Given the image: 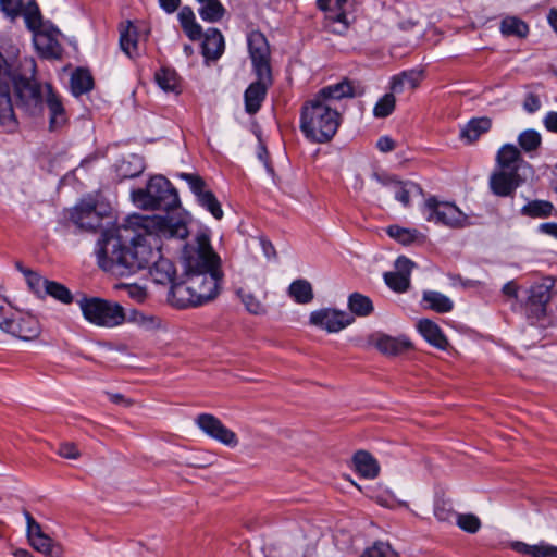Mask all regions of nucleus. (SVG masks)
Masks as SVG:
<instances>
[{"mask_svg": "<svg viewBox=\"0 0 557 557\" xmlns=\"http://www.w3.org/2000/svg\"><path fill=\"white\" fill-rule=\"evenodd\" d=\"M135 219L140 220L143 232L122 225L101 233L96 247L98 265L116 276H129L149 269L154 283L171 286L177 283L173 262L161 256L159 234L184 239L188 235L186 224L161 215Z\"/></svg>", "mask_w": 557, "mask_h": 557, "instance_id": "obj_1", "label": "nucleus"}, {"mask_svg": "<svg viewBox=\"0 0 557 557\" xmlns=\"http://www.w3.org/2000/svg\"><path fill=\"white\" fill-rule=\"evenodd\" d=\"M222 278L221 259L210 237L199 234L196 246L185 250L183 278L170 287L169 300L177 308L202 306L216 298Z\"/></svg>", "mask_w": 557, "mask_h": 557, "instance_id": "obj_2", "label": "nucleus"}, {"mask_svg": "<svg viewBox=\"0 0 557 557\" xmlns=\"http://www.w3.org/2000/svg\"><path fill=\"white\" fill-rule=\"evenodd\" d=\"M47 86L52 85L39 81L35 72H0V125L13 128L17 124L11 91L18 109L37 116L44 112Z\"/></svg>", "mask_w": 557, "mask_h": 557, "instance_id": "obj_3", "label": "nucleus"}, {"mask_svg": "<svg viewBox=\"0 0 557 557\" xmlns=\"http://www.w3.org/2000/svg\"><path fill=\"white\" fill-rule=\"evenodd\" d=\"M348 96V78L322 88L318 95L301 108L300 129L311 141L326 143L339 126V114L332 102Z\"/></svg>", "mask_w": 557, "mask_h": 557, "instance_id": "obj_4", "label": "nucleus"}, {"mask_svg": "<svg viewBox=\"0 0 557 557\" xmlns=\"http://www.w3.org/2000/svg\"><path fill=\"white\" fill-rule=\"evenodd\" d=\"M132 200L138 208L145 210H162L168 212L180 206L176 189L162 175L151 177L146 188L133 190Z\"/></svg>", "mask_w": 557, "mask_h": 557, "instance_id": "obj_5", "label": "nucleus"}, {"mask_svg": "<svg viewBox=\"0 0 557 557\" xmlns=\"http://www.w3.org/2000/svg\"><path fill=\"white\" fill-rule=\"evenodd\" d=\"M78 305L84 318L97 326L115 327L126 322V312L119 302L83 297Z\"/></svg>", "mask_w": 557, "mask_h": 557, "instance_id": "obj_6", "label": "nucleus"}, {"mask_svg": "<svg viewBox=\"0 0 557 557\" xmlns=\"http://www.w3.org/2000/svg\"><path fill=\"white\" fill-rule=\"evenodd\" d=\"M555 280L553 277H543L534 282L527 289V297L521 299L519 308L532 322L540 321L547 315V308L552 300Z\"/></svg>", "mask_w": 557, "mask_h": 557, "instance_id": "obj_7", "label": "nucleus"}, {"mask_svg": "<svg viewBox=\"0 0 557 557\" xmlns=\"http://www.w3.org/2000/svg\"><path fill=\"white\" fill-rule=\"evenodd\" d=\"M422 213L426 221L450 228L468 225V216L453 202L441 201L436 197L425 200Z\"/></svg>", "mask_w": 557, "mask_h": 557, "instance_id": "obj_8", "label": "nucleus"}, {"mask_svg": "<svg viewBox=\"0 0 557 557\" xmlns=\"http://www.w3.org/2000/svg\"><path fill=\"white\" fill-rule=\"evenodd\" d=\"M0 329L23 341H33L40 334V325L35 317L13 311L0 320Z\"/></svg>", "mask_w": 557, "mask_h": 557, "instance_id": "obj_9", "label": "nucleus"}, {"mask_svg": "<svg viewBox=\"0 0 557 557\" xmlns=\"http://www.w3.org/2000/svg\"><path fill=\"white\" fill-rule=\"evenodd\" d=\"M180 177L188 183L201 207L206 208L216 220L222 219L223 210L221 205L211 190L205 189L206 182L201 176L190 173H181Z\"/></svg>", "mask_w": 557, "mask_h": 557, "instance_id": "obj_10", "label": "nucleus"}, {"mask_svg": "<svg viewBox=\"0 0 557 557\" xmlns=\"http://www.w3.org/2000/svg\"><path fill=\"white\" fill-rule=\"evenodd\" d=\"M198 428L211 438L230 447L238 444L237 435L227 429L221 420L210 413H201L196 418Z\"/></svg>", "mask_w": 557, "mask_h": 557, "instance_id": "obj_11", "label": "nucleus"}, {"mask_svg": "<svg viewBox=\"0 0 557 557\" xmlns=\"http://www.w3.org/2000/svg\"><path fill=\"white\" fill-rule=\"evenodd\" d=\"M103 215L92 198L83 199L71 212V220L81 230L94 232L101 226Z\"/></svg>", "mask_w": 557, "mask_h": 557, "instance_id": "obj_12", "label": "nucleus"}, {"mask_svg": "<svg viewBox=\"0 0 557 557\" xmlns=\"http://www.w3.org/2000/svg\"><path fill=\"white\" fill-rule=\"evenodd\" d=\"M347 0H317L320 10L326 12L325 27L338 35H345L348 30V22L344 5Z\"/></svg>", "mask_w": 557, "mask_h": 557, "instance_id": "obj_13", "label": "nucleus"}, {"mask_svg": "<svg viewBox=\"0 0 557 557\" xmlns=\"http://www.w3.org/2000/svg\"><path fill=\"white\" fill-rule=\"evenodd\" d=\"M272 72H258V79L252 82L245 91V110L256 114L265 99L269 86L272 84Z\"/></svg>", "mask_w": 557, "mask_h": 557, "instance_id": "obj_14", "label": "nucleus"}, {"mask_svg": "<svg viewBox=\"0 0 557 557\" xmlns=\"http://www.w3.org/2000/svg\"><path fill=\"white\" fill-rule=\"evenodd\" d=\"M247 45L255 70H271V52L265 36L259 30H253L247 36Z\"/></svg>", "mask_w": 557, "mask_h": 557, "instance_id": "obj_15", "label": "nucleus"}, {"mask_svg": "<svg viewBox=\"0 0 557 557\" xmlns=\"http://www.w3.org/2000/svg\"><path fill=\"white\" fill-rule=\"evenodd\" d=\"M309 321L310 324L321 327L329 333L338 332L348 325L346 312L331 308L312 311Z\"/></svg>", "mask_w": 557, "mask_h": 557, "instance_id": "obj_16", "label": "nucleus"}, {"mask_svg": "<svg viewBox=\"0 0 557 557\" xmlns=\"http://www.w3.org/2000/svg\"><path fill=\"white\" fill-rule=\"evenodd\" d=\"M372 177L383 185H388L394 193L395 199L399 201L404 207H409L411 199L422 194L421 187L410 181L396 182L389 178H385L376 172L372 173Z\"/></svg>", "mask_w": 557, "mask_h": 557, "instance_id": "obj_17", "label": "nucleus"}, {"mask_svg": "<svg viewBox=\"0 0 557 557\" xmlns=\"http://www.w3.org/2000/svg\"><path fill=\"white\" fill-rule=\"evenodd\" d=\"M519 173L512 171H495L490 177V188L496 196L508 197L521 185Z\"/></svg>", "mask_w": 557, "mask_h": 557, "instance_id": "obj_18", "label": "nucleus"}, {"mask_svg": "<svg viewBox=\"0 0 557 557\" xmlns=\"http://www.w3.org/2000/svg\"><path fill=\"white\" fill-rule=\"evenodd\" d=\"M45 104L49 111V129L57 131L63 127L67 122V112L61 96L52 86H47V95L44 99Z\"/></svg>", "mask_w": 557, "mask_h": 557, "instance_id": "obj_19", "label": "nucleus"}, {"mask_svg": "<svg viewBox=\"0 0 557 557\" xmlns=\"http://www.w3.org/2000/svg\"><path fill=\"white\" fill-rule=\"evenodd\" d=\"M355 472L363 479L374 480L379 476L381 467L376 458L367 450H357L352 458Z\"/></svg>", "mask_w": 557, "mask_h": 557, "instance_id": "obj_20", "label": "nucleus"}, {"mask_svg": "<svg viewBox=\"0 0 557 557\" xmlns=\"http://www.w3.org/2000/svg\"><path fill=\"white\" fill-rule=\"evenodd\" d=\"M496 162L502 171H512L519 173L525 161L521 157L520 150L512 144L503 145L496 154Z\"/></svg>", "mask_w": 557, "mask_h": 557, "instance_id": "obj_21", "label": "nucleus"}, {"mask_svg": "<svg viewBox=\"0 0 557 557\" xmlns=\"http://www.w3.org/2000/svg\"><path fill=\"white\" fill-rule=\"evenodd\" d=\"M224 51V38L221 32L216 28H209L205 34L202 42V54L206 60V65L209 66V61L218 60Z\"/></svg>", "mask_w": 557, "mask_h": 557, "instance_id": "obj_22", "label": "nucleus"}, {"mask_svg": "<svg viewBox=\"0 0 557 557\" xmlns=\"http://www.w3.org/2000/svg\"><path fill=\"white\" fill-rule=\"evenodd\" d=\"M59 35L58 29H53L51 33L38 32L35 34V45L38 51L44 58L57 59L61 55V47L58 42L57 36Z\"/></svg>", "mask_w": 557, "mask_h": 557, "instance_id": "obj_23", "label": "nucleus"}, {"mask_svg": "<svg viewBox=\"0 0 557 557\" xmlns=\"http://www.w3.org/2000/svg\"><path fill=\"white\" fill-rule=\"evenodd\" d=\"M418 331L423 338L438 349H446L448 341L440 326L429 319H421L417 324Z\"/></svg>", "mask_w": 557, "mask_h": 557, "instance_id": "obj_24", "label": "nucleus"}, {"mask_svg": "<svg viewBox=\"0 0 557 557\" xmlns=\"http://www.w3.org/2000/svg\"><path fill=\"white\" fill-rule=\"evenodd\" d=\"M423 78V72H400L391 77L389 90L395 95L406 90H414Z\"/></svg>", "mask_w": 557, "mask_h": 557, "instance_id": "obj_25", "label": "nucleus"}, {"mask_svg": "<svg viewBox=\"0 0 557 557\" xmlns=\"http://www.w3.org/2000/svg\"><path fill=\"white\" fill-rule=\"evenodd\" d=\"M177 18L183 32L190 40H198L202 37V27L197 23L190 7H183L178 12Z\"/></svg>", "mask_w": 557, "mask_h": 557, "instance_id": "obj_26", "label": "nucleus"}, {"mask_svg": "<svg viewBox=\"0 0 557 557\" xmlns=\"http://www.w3.org/2000/svg\"><path fill=\"white\" fill-rule=\"evenodd\" d=\"M375 345L381 352L391 356L399 355L411 348V343L407 338L388 335H381Z\"/></svg>", "mask_w": 557, "mask_h": 557, "instance_id": "obj_27", "label": "nucleus"}, {"mask_svg": "<svg viewBox=\"0 0 557 557\" xmlns=\"http://www.w3.org/2000/svg\"><path fill=\"white\" fill-rule=\"evenodd\" d=\"M69 86L71 94L78 98L94 89L95 79L90 72H71Z\"/></svg>", "mask_w": 557, "mask_h": 557, "instance_id": "obj_28", "label": "nucleus"}, {"mask_svg": "<svg viewBox=\"0 0 557 557\" xmlns=\"http://www.w3.org/2000/svg\"><path fill=\"white\" fill-rule=\"evenodd\" d=\"M492 122L488 117H476L469 121L461 129L460 137L468 143L475 141L482 134L491 128Z\"/></svg>", "mask_w": 557, "mask_h": 557, "instance_id": "obj_29", "label": "nucleus"}, {"mask_svg": "<svg viewBox=\"0 0 557 557\" xmlns=\"http://www.w3.org/2000/svg\"><path fill=\"white\" fill-rule=\"evenodd\" d=\"M287 293L290 298L300 305H307L313 299L312 285L305 278H298L292 282Z\"/></svg>", "mask_w": 557, "mask_h": 557, "instance_id": "obj_30", "label": "nucleus"}, {"mask_svg": "<svg viewBox=\"0 0 557 557\" xmlns=\"http://www.w3.org/2000/svg\"><path fill=\"white\" fill-rule=\"evenodd\" d=\"M422 300L426 304V308L438 313L449 312L454 308V302L447 296L435 290L424 292Z\"/></svg>", "mask_w": 557, "mask_h": 557, "instance_id": "obj_31", "label": "nucleus"}, {"mask_svg": "<svg viewBox=\"0 0 557 557\" xmlns=\"http://www.w3.org/2000/svg\"><path fill=\"white\" fill-rule=\"evenodd\" d=\"M120 47L128 58H134L137 54V29L131 22H127V26L121 29Z\"/></svg>", "mask_w": 557, "mask_h": 557, "instance_id": "obj_32", "label": "nucleus"}, {"mask_svg": "<svg viewBox=\"0 0 557 557\" xmlns=\"http://www.w3.org/2000/svg\"><path fill=\"white\" fill-rule=\"evenodd\" d=\"M199 16L207 23H218L222 21L226 13V9L220 0H213L201 4L198 9Z\"/></svg>", "mask_w": 557, "mask_h": 557, "instance_id": "obj_33", "label": "nucleus"}, {"mask_svg": "<svg viewBox=\"0 0 557 557\" xmlns=\"http://www.w3.org/2000/svg\"><path fill=\"white\" fill-rule=\"evenodd\" d=\"M154 81L165 92H181V78L177 72H154Z\"/></svg>", "mask_w": 557, "mask_h": 557, "instance_id": "obj_34", "label": "nucleus"}, {"mask_svg": "<svg viewBox=\"0 0 557 557\" xmlns=\"http://www.w3.org/2000/svg\"><path fill=\"white\" fill-rule=\"evenodd\" d=\"M554 206L546 200H532L524 205L521 213L530 218H547L552 214Z\"/></svg>", "mask_w": 557, "mask_h": 557, "instance_id": "obj_35", "label": "nucleus"}, {"mask_svg": "<svg viewBox=\"0 0 557 557\" xmlns=\"http://www.w3.org/2000/svg\"><path fill=\"white\" fill-rule=\"evenodd\" d=\"M500 32L506 36L525 37L529 27L522 20L516 16H507L500 23Z\"/></svg>", "mask_w": 557, "mask_h": 557, "instance_id": "obj_36", "label": "nucleus"}, {"mask_svg": "<svg viewBox=\"0 0 557 557\" xmlns=\"http://www.w3.org/2000/svg\"><path fill=\"white\" fill-rule=\"evenodd\" d=\"M126 321L134 323L147 331L158 329L160 326V320L156 315L146 314L138 310H131L126 313Z\"/></svg>", "mask_w": 557, "mask_h": 557, "instance_id": "obj_37", "label": "nucleus"}, {"mask_svg": "<svg viewBox=\"0 0 557 557\" xmlns=\"http://www.w3.org/2000/svg\"><path fill=\"white\" fill-rule=\"evenodd\" d=\"M372 300L359 293L350 294V313L358 317H367L373 312Z\"/></svg>", "mask_w": 557, "mask_h": 557, "instance_id": "obj_38", "label": "nucleus"}, {"mask_svg": "<svg viewBox=\"0 0 557 557\" xmlns=\"http://www.w3.org/2000/svg\"><path fill=\"white\" fill-rule=\"evenodd\" d=\"M34 549L39 553L48 554L51 557H61L62 549L59 546H53L52 540L47 534L34 536L29 540Z\"/></svg>", "mask_w": 557, "mask_h": 557, "instance_id": "obj_39", "label": "nucleus"}, {"mask_svg": "<svg viewBox=\"0 0 557 557\" xmlns=\"http://www.w3.org/2000/svg\"><path fill=\"white\" fill-rule=\"evenodd\" d=\"M45 296H51L53 299L70 305L73 302L74 297L71 290L63 284L50 281L46 286Z\"/></svg>", "mask_w": 557, "mask_h": 557, "instance_id": "obj_40", "label": "nucleus"}, {"mask_svg": "<svg viewBox=\"0 0 557 557\" xmlns=\"http://www.w3.org/2000/svg\"><path fill=\"white\" fill-rule=\"evenodd\" d=\"M396 107V97L391 90L383 95L373 108V115L377 119L389 116Z\"/></svg>", "mask_w": 557, "mask_h": 557, "instance_id": "obj_41", "label": "nucleus"}, {"mask_svg": "<svg viewBox=\"0 0 557 557\" xmlns=\"http://www.w3.org/2000/svg\"><path fill=\"white\" fill-rule=\"evenodd\" d=\"M518 144L524 152L530 153L540 148L542 136L535 129H525L519 134Z\"/></svg>", "mask_w": 557, "mask_h": 557, "instance_id": "obj_42", "label": "nucleus"}, {"mask_svg": "<svg viewBox=\"0 0 557 557\" xmlns=\"http://www.w3.org/2000/svg\"><path fill=\"white\" fill-rule=\"evenodd\" d=\"M387 234L403 245H410L419 235L417 230L405 228L398 225H391L386 230Z\"/></svg>", "mask_w": 557, "mask_h": 557, "instance_id": "obj_43", "label": "nucleus"}, {"mask_svg": "<svg viewBox=\"0 0 557 557\" xmlns=\"http://www.w3.org/2000/svg\"><path fill=\"white\" fill-rule=\"evenodd\" d=\"M359 557H400L398 553L385 542L377 541L366 548Z\"/></svg>", "mask_w": 557, "mask_h": 557, "instance_id": "obj_44", "label": "nucleus"}, {"mask_svg": "<svg viewBox=\"0 0 557 557\" xmlns=\"http://www.w3.org/2000/svg\"><path fill=\"white\" fill-rule=\"evenodd\" d=\"M384 280L388 287L398 293L407 290L410 284V278L406 273L387 272L384 274Z\"/></svg>", "mask_w": 557, "mask_h": 557, "instance_id": "obj_45", "label": "nucleus"}, {"mask_svg": "<svg viewBox=\"0 0 557 557\" xmlns=\"http://www.w3.org/2000/svg\"><path fill=\"white\" fill-rule=\"evenodd\" d=\"M24 275L30 290H33L38 297L44 298L46 286L50 280L44 278L38 273L33 271H24Z\"/></svg>", "mask_w": 557, "mask_h": 557, "instance_id": "obj_46", "label": "nucleus"}, {"mask_svg": "<svg viewBox=\"0 0 557 557\" xmlns=\"http://www.w3.org/2000/svg\"><path fill=\"white\" fill-rule=\"evenodd\" d=\"M37 64L33 58L25 57L18 64L12 59H5L0 53V70H36Z\"/></svg>", "mask_w": 557, "mask_h": 557, "instance_id": "obj_47", "label": "nucleus"}, {"mask_svg": "<svg viewBox=\"0 0 557 557\" xmlns=\"http://www.w3.org/2000/svg\"><path fill=\"white\" fill-rule=\"evenodd\" d=\"M457 524L460 529L469 533L478 532L481 527L480 519L472 513L458 515Z\"/></svg>", "mask_w": 557, "mask_h": 557, "instance_id": "obj_48", "label": "nucleus"}, {"mask_svg": "<svg viewBox=\"0 0 557 557\" xmlns=\"http://www.w3.org/2000/svg\"><path fill=\"white\" fill-rule=\"evenodd\" d=\"M2 12L10 17H15L22 12L23 0H0Z\"/></svg>", "mask_w": 557, "mask_h": 557, "instance_id": "obj_49", "label": "nucleus"}, {"mask_svg": "<svg viewBox=\"0 0 557 557\" xmlns=\"http://www.w3.org/2000/svg\"><path fill=\"white\" fill-rule=\"evenodd\" d=\"M519 290L520 287L515 280L507 282L502 287L503 295L508 299H512L516 301V305H512L513 310H516V308L519 307V302L521 301V299H519Z\"/></svg>", "mask_w": 557, "mask_h": 557, "instance_id": "obj_50", "label": "nucleus"}, {"mask_svg": "<svg viewBox=\"0 0 557 557\" xmlns=\"http://www.w3.org/2000/svg\"><path fill=\"white\" fill-rule=\"evenodd\" d=\"M511 547L520 554L530 555L531 557L540 556V544L529 545L523 542H515L511 544Z\"/></svg>", "mask_w": 557, "mask_h": 557, "instance_id": "obj_51", "label": "nucleus"}, {"mask_svg": "<svg viewBox=\"0 0 557 557\" xmlns=\"http://www.w3.org/2000/svg\"><path fill=\"white\" fill-rule=\"evenodd\" d=\"M24 516L27 522L28 540L33 539L34 536L44 534L40 524L32 517V515L27 510L24 511Z\"/></svg>", "mask_w": 557, "mask_h": 557, "instance_id": "obj_52", "label": "nucleus"}, {"mask_svg": "<svg viewBox=\"0 0 557 557\" xmlns=\"http://www.w3.org/2000/svg\"><path fill=\"white\" fill-rule=\"evenodd\" d=\"M59 455L66 459H77L81 453L74 443H63L60 445Z\"/></svg>", "mask_w": 557, "mask_h": 557, "instance_id": "obj_53", "label": "nucleus"}, {"mask_svg": "<svg viewBox=\"0 0 557 557\" xmlns=\"http://www.w3.org/2000/svg\"><path fill=\"white\" fill-rule=\"evenodd\" d=\"M242 300L249 312L259 314L263 311L262 305L255 298V296L250 294L244 295Z\"/></svg>", "mask_w": 557, "mask_h": 557, "instance_id": "obj_54", "label": "nucleus"}, {"mask_svg": "<svg viewBox=\"0 0 557 557\" xmlns=\"http://www.w3.org/2000/svg\"><path fill=\"white\" fill-rule=\"evenodd\" d=\"M413 262L406 257H398L395 262L396 273H406L410 277Z\"/></svg>", "mask_w": 557, "mask_h": 557, "instance_id": "obj_55", "label": "nucleus"}, {"mask_svg": "<svg viewBox=\"0 0 557 557\" xmlns=\"http://www.w3.org/2000/svg\"><path fill=\"white\" fill-rule=\"evenodd\" d=\"M541 108V101L537 96L533 94L527 95L523 101V109L529 113H534Z\"/></svg>", "mask_w": 557, "mask_h": 557, "instance_id": "obj_56", "label": "nucleus"}, {"mask_svg": "<svg viewBox=\"0 0 557 557\" xmlns=\"http://www.w3.org/2000/svg\"><path fill=\"white\" fill-rule=\"evenodd\" d=\"M376 147L381 152H389L395 148V141L389 136H382L377 139Z\"/></svg>", "mask_w": 557, "mask_h": 557, "instance_id": "obj_57", "label": "nucleus"}, {"mask_svg": "<svg viewBox=\"0 0 557 557\" xmlns=\"http://www.w3.org/2000/svg\"><path fill=\"white\" fill-rule=\"evenodd\" d=\"M543 124L547 131L557 133V112H548L543 120Z\"/></svg>", "mask_w": 557, "mask_h": 557, "instance_id": "obj_58", "label": "nucleus"}, {"mask_svg": "<svg viewBox=\"0 0 557 557\" xmlns=\"http://www.w3.org/2000/svg\"><path fill=\"white\" fill-rule=\"evenodd\" d=\"M161 9L168 13H174L181 4V0H158Z\"/></svg>", "mask_w": 557, "mask_h": 557, "instance_id": "obj_59", "label": "nucleus"}, {"mask_svg": "<svg viewBox=\"0 0 557 557\" xmlns=\"http://www.w3.org/2000/svg\"><path fill=\"white\" fill-rule=\"evenodd\" d=\"M539 557H557V546L541 542Z\"/></svg>", "mask_w": 557, "mask_h": 557, "instance_id": "obj_60", "label": "nucleus"}, {"mask_svg": "<svg viewBox=\"0 0 557 557\" xmlns=\"http://www.w3.org/2000/svg\"><path fill=\"white\" fill-rule=\"evenodd\" d=\"M260 245L262 247V250H263V253L264 256L268 258V259H271V258H275L276 257V250L273 246V244L267 239V238H261L260 239Z\"/></svg>", "mask_w": 557, "mask_h": 557, "instance_id": "obj_61", "label": "nucleus"}, {"mask_svg": "<svg viewBox=\"0 0 557 557\" xmlns=\"http://www.w3.org/2000/svg\"><path fill=\"white\" fill-rule=\"evenodd\" d=\"M540 232L557 238V223L547 222L539 226Z\"/></svg>", "mask_w": 557, "mask_h": 557, "instance_id": "obj_62", "label": "nucleus"}, {"mask_svg": "<svg viewBox=\"0 0 557 557\" xmlns=\"http://www.w3.org/2000/svg\"><path fill=\"white\" fill-rule=\"evenodd\" d=\"M128 289H129L131 297L136 298L138 300H143L146 296L145 289H143L139 286L132 285L128 287Z\"/></svg>", "mask_w": 557, "mask_h": 557, "instance_id": "obj_63", "label": "nucleus"}, {"mask_svg": "<svg viewBox=\"0 0 557 557\" xmlns=\"http://www.w3.org/2000/svg\"><path fill=\"white\" fill-rule=\"evenodd\" d=\"M547 20L553 29L557 33V8H553L548 12Z\"/></svg>", "mask_w": 557, "mask_h": 557, "instance_id": "obj_64", "label": "nucleus"}]
</instances>
